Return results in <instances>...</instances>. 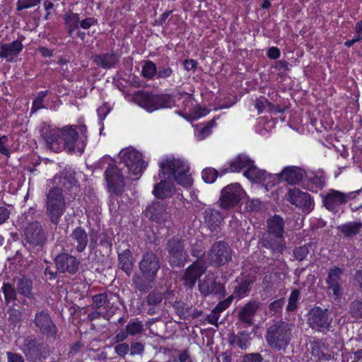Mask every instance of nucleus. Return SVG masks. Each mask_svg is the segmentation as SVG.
Masks as SVG:
<instances>
[{
    "label": "nucleus",
    "mask_w": 362,
    "mask_h": 362,
    "mask_svg": "<svg viewBox=\"0 0 362 362\" xmlns=\"http://www.w3.org/2000/svg\"><path fill=\"white\" fill-rule=\"evenodd\" d=\"M42 135L47 146L54 151H59L62 148L61 129L46 127L42 130Z\"/></svg>",
    "instance_id": "412c9836"
},
{
    "label": "nucleus",
    "mask_w": 362,
    "mask_h": 362,
    "mask_svg": "<svg viewBox=\"0 0 362 362\" xmlns=\"http://www.w3.org/2000/svg\"><path fill=\"white\" fill-rule=\"evenodd\" d=\"M209 258L211 263L223 265L231 259L230 249L225 242L218 241L212 245Z\"/></svg>",
    "instance_id": "f8f14e48"
},
{
    "label": "nucleus",
    "mask_w": 362,
    "mask_h": 362,
    "mask_svg": "<svg viewBox=\"0 0 362 362\" xmlns=\"http://www.w3.org/2000/svg\"><path fill=\"white\" fill-rule=\"evenodd\" d=\"M259 308V303L257 301L248 302L238 313L240 322L247 325L253 324L254 317Z\"/></svg>",
    "instance_id": "393cba45"
},
{
    "label": "nucleus",
    "mask_w": 362,
    "mask_h": 362,
    "mask_svg": "<svg viewBox=\"0 0 362 362\" xmlns=\"http://www.w3.org/2000/svg\"><path fill=\"white\" fill-rule=\"evenodd\" d=\"M218 177V172L212 168H205L202 172V177L206 183H213Z\"/></svg>",
    "instance_id": "09e8293b"
},
{
    "label": "nucleus",
    "mask_w": 362,
    "mask_h": 362,
    "mask_svg": "<svg viewBox=\"0 0 362 362\" xmlns=\"http://www.w3.org/2000/svg\"><path fill=\"white\" fill-rule=\"evenodd\" d=\"M118 257L119 267L127 274H129L133 267L132 252L127 249L123 252L119 253Z\"/></svg>",
    "instance_id": "f704fd0d"
},
{
    "label": "nucleus",
    "mask_w": 362,
    "mask_h": 362,
    "mask_svg": "<svg viewBox=\"0 0 362 362\" xmlns=\"http://www.w3.org/2000/svg\"><path fill=\"white\" fill-rule=\"evenodd\" d=\"M167 250L169 253V262L172 266L183 267L187 261L188 255L184 250L183 243L180 239L168 241Z\"/></svg>",
    "instance_id": "1a4fd4ad"
},
{
    "label": "nucleus",
    "mask_w": 362,
    "mask_h": 362,
    "mask_svg": "<svg viewBox=\"0 0 362 362\" xmlns=\"http://www.w3.org/2000/svg\"><path fill=\"white\" fill-rule=\"evenodd\" d=\"M105 174L108 190L113 194L121 193L124 187V177L120 169L115 165H109Z\"/></svg>",
    "instance_id": "9d476101"
},
{
    "label": "nucleus",
    "mask_w": 362,
    "mask_h": 362,
    "mask_svg": "<svg viewBox=\"0 0 362 362\" xmlns=\"http://www.w3.org/2000/svg\"><path fill=\"white\" fill-rule=\"evenodd\" d=\"M173 185L168 180H162L154 187L153 193L159 199H165L173 195Z\"/></svg>",
    "instance_id": "7c9ffc66"
},
{
    "label": "nucleus",
    "mask_w": 362,
    "mask_h": 362,
    "mask_svg": "<svg viewBox=\"0 0 362 362\" xmlns=\"http://www.w3.org/2000/svg\"><path fill=\"white\" fill-rule=\"evenodd\" d=\"M16 288L21 295L30 298L32 296L33 281L26 276H22L16 283Z\"/></svg>",
    "instance_id": "c9c22d12"
},
{
    "label": "nucleus",
    "mask_w": 362,
    "mask_h": 362,
    "mask_svg": "<svg viewBox=\"0 0 362 362\" xmlns=\"http://www.w3.org/2000/svg\"><path fill=\"white\" fill-rule=\"evenodd\" d=\"M359 191L351 192L347 194L332 189L323 199L325 206L329 211H337L338 208L344 204L351 199L355 197V194H358Z\"/></svg>",
    "instance_id": "9b49d317"
},
{
    "label": "nucleus",
    "mask_w": 362,
    "mask_h": 362,
    "mask_svg": "<svg viewBox=\"0 0 362 362\" xmlns=\"http://www.w3.org/2000/svg\"><path fill=\"white\" fill-rule=\"evenodd\" d=\"M8 320L12 323H18L21 322L22 318V313L20 310L11 308L8 310Z\"/></svg>",
    "instance_id": "5fc2aeb1"
},
{
    "label": "nucleus",
    "mask_w": 362,
    "mask_h": 362,
    "mask_svg": "<svg viewBox=\"0 0 362 362\" xmlns=\"http://www.w3.org/2000/svg\"><path fill=\"white\" fill-rule=\"evenodd\" d=\"M244 175L252 182H261L269 179H276V177L272 176L270 174L267 173L265 170H260L254 165V162L251 160V165L244 172Z\"/></svg>",
    "instance_id": "bb28decb"
},
{
    "label": "nucleus",
    "mask_w": 362,
    "mask_h": 362,
    "mask_svg": "<svg viewBox=\"0 0 362 362\" xmlns=\"http://www.w3.org/2000/svg\"><path fill=\"white\" fill-rule=\"evenodd\" d=\"M135 100L139 106L150 112L174 105V100L169 95H157L142 92L135 96Z\"/></svg>",
    "instance_id": "39448f33"
},
{
    "label": "nucleus",
    "mask_w": 362,
    "mask_h": 362,
    "mask_svg": "<svg viewBox=\"0 0 362 362\" xmlns=\"http://www.w3.org/2000/svg\"><path fill=\"white\" fill-rule=\"evenodd\" d=\"M349 313L355 320L362 318V301L354 300L349 305Z\"/></svg>",
    "instance_id": "c03bdc74"
},
{
    "label": "nucleus",
    "mask_w": 362,
    "mask_h": 362,
    "mask_svg": "<svg viewBox=\"0 0 362 362\" xmlns=\"http://www.w3.org/2000/svg\"><path fill=\"white\" fill-rule=\"evenodd\" d=\"M100 244L103 247L110 249L112 247V237L109 236L106 233H102L99 235Z\"/></svg>",
    "instance_id": "bf43d9fd"
},
{
    "label": "nucleus",
    "mask_w": 362,
    "mask_h": 362,
    "mask_svg": "<svg viewBox=\"0 0 362 362\" xmlns=\"http://www.w3.org/2000/svg\"><path fill=\"white\" fill-rule=\"evenodd\" d=\"M254 279L247 278L242 281L235 288L233 295L235 297L242 298L247 295L250 286L254 282Z\"/></svg>",
    "instance_id": "e433bc0d"
},
{
    "label": "nucleus",
    "mask_w": 362,
    "mask_h": 362,
    "mask_svg": "<svg viewBox=\"0 0 362 362\" xmlns=\"http://www.w3.org/2000/svg\"><path fill=\"white\" fill-rule=\"evenodd\" d=\"M2 291L4 295L5 302L8 304L16 299V292L14 287L10 284H4Z\"/></svg>",
    "instance_id": "37998d69"
},
{
    "label": "nucleus",
    "mask_w": 362,
    "mask_h": 362,
    "mask_svg": "<svg viewBox=\"0 0 362 362\" xmlns=\"http://www.w3.org/2000/svg\"><path fill=\"white\" fill-rule=\"evenodd\" d=\"M141 74L147 79L153 78L157 74L156 64L151 61H146L142 66Z\"/></svg>",
    "instance_id": "a19ab883"
},
{
    "label": "nucleus",
    "mask_w": 362,
    "mask_h": 362,
    "mask_svg": "<svg viewBox=\"0 0 362 362\" xmlns=\"http://www.w3.org/2000/svg\"><path fill=\"white\" fill-rule=\"evenodd\" d=\"M215 125V121H210L204 127H199L197 129L196 136L199 140H203L208 136L211 132V128Z\"/></svg>",
    "instance_id": "a18cd8bd"
},
{
    "label": "nucleus",
    "mask_w": 362,
    "mask_h": 362,
    "mask_svg": "<svg viewBox=\"0 0 362 362\" xmlns=\"http://www.w3.org/2000/svg\"><path fill=\"white\" fill-rule=\"evenodd\" d=\"M261 202L258 199H252L247 200L245 207L248 211H257L261 208Z\"/></svg>",
    "instance_id": "6e6d98bb"
},
{
    "label": "nucleus",
    "mask_w": 362,
    "mask_h": 362,
    "mask_svg": "<svg viewBox=\"0 0 362 362\" xmlns=\"http://www.w3.org/2000/svg\"><path fill=\"white\" fill-rule=\"evenodd\" d=\"M107 299V294L105 293H99L97 295H95L93 297V301L95 304V307L99 308H101L103 305H105Z\"/></svg>",
    "instance_id": "13d9d810"
},
{
    "label": "nucleus",
    "mask_w": 362,
    "mask_h": 362,
    "mask_svg": "<svg viewBox=\"0 0 362 362\" xmlns=\"http://www.w3.org/2000/svg\"><path fill=\"white\" fill-rule=\"evenodd\" d=\"M361 223L356 222H349L342 224L338 227V229L346 237L355 235L359 233Z\"/></svg>",
    "instance_id": "58836bf2"
},
{
    "label": "nucleus",
    "mask_w": 362,
    "mask_h": 362,
    "mask_svg": "<svg viewBox=\"0 0 362 362\" xmlns=\"http://www.w3.org/2000/svg\"><path fill=\"white\" fill-rule=\"evenodd\" d=\"M250 335L247 332L243 331L238 334L237 345L241 349H247L250 344Z\"/></svg>",
    "instance_id": "8fccbe9b"
},
{
    "label": "nucleus",
    "mask_w": 362,
    "mask_h": 362,
    "mask_svg": "<svg viewBox=\"0 0 362 362\" xmlns=\"http://www.w3.org/2000/svg\"><path fill=\"white\" fill-rule=\"evenodd\" d=\"M216 276L212 273H208L204 278L199 281V290L204 296L211 294H222L223 286L221 284L217 283Z\"/></svg>",
    "instance_id": "dca6fc26"
},
{
    "label": "nucleus",
    "mask_w": 362,
    "mask_h": 362,
    "mask_svg": "<svg viewBox=\"0 0 362 362\" xmlns=\"http://www.w3.org/2000/svg\"><path fill=\"white\" fill-rule=\"evenodd\" d=\"M232 297H229L226 300L219 302L214 310L220 314L230 305Z\"/></svg>",
    "instance_id": "338daca9"
},
{
    "label": "nucleus",
    "mask_w": 362,
    "mask_h": 362,
    "mask_svg": "<svg viewBox=\"0 0 362 362\" xmlns=\"http://www.w3.org/2000/svg\"><path fill=\"white\" fill-rule=\"evenodd\" d=\"M284 304V300L283 298H281L271 303L269 308L271 311H274L275 313H279L281 310Z\"/></svg>",
    "instance_id": "e2e57ef3"
},
{
    "label": "nucleus",
    "mask_w": 362,
    "mask_h": 362,
    "mask_svg": "<svg viewBox=\"0 0 362 362\" xmlns=\"http://www.w3.org/2000/svg\"><path fill=\"white\" fill-rule=\"evenodd\" d=\"M204 220L211 230H215L223 220L221 214L214 209H207L204 211Z\"/></svg>",
    "instance_id": "473e14b6"
},
{
    "label": "nucleus",
    "mask_w": 362,
    "mask_h": 362,
    "mask_svg": "<svg viewBox=\"0 0 362 362\" xmlns=\"http://www.w3.org/2000/svg\"><path fill=\"white\" fill-rule=\"evenodd\" d=\"M64 21L68 28V33L71 35L73 32L79 27V15L73 12H67L64 15Z\"/></svg>",
    "instance_id": "4c0bfd02"
},
{
    "label": "nucleus",
    "mask_w": 362,
    "mask_h": 362,
    "mask_svg": "<svg viewBox=\"0 0 362 362\" xmlns=\"http://www.w3.org/2000/svg\"><path fill=\"white\" fill-rule=\"evenodd\" d=\"M71 238L77 252H81L86 249L88 238L87 233L83 228H75L71 234Z\"/></svg>",
    "instance_id": "cd10ccee"
},
{
    "label": "nucleus",
    "mask_w": 362,
    "mask_h": 362,
    "mask_svg": "<svg viewBox=\"0 0 362 362\" xmlns=\"http://www.w3.org/2000/svg\"><path fill=\"white\" fill-rule=\"evenodd\" d=\"M47 214L53 224H58L66 211V202L60 188L54 187L47 194Z\"/></svg>",
    "instance_id": "7ed1b4c3"
},
{
    "label": "nucleus",
    "mask_w": 362,
    "mask_h": 362,
    "mask_svg": "<svg viewBox=\"0 0 362 362\" xmlns=\"http://www.w3.org/2000/svg\"><path fill=\"white\" fill-rule=\"evenodd\" d=\"M300 298V291L298 289H293L288 298V302L286 307L287 311H293L297 308L298 302Z\"/></svg>",
    "instance_id": "de8ad7c7"
},
{
    "label": "nucleus",
    "mask_w": 362,
    "mask_h": 362,
    "mask_svg": "<svg viewBox=\"0 0 362 362\" xmlns=\"http://www.w3.org/2000/svg\"><path fill=\"white\" fill-rule=\"evenodd\" d=\"M23 45L19 40L11 43L3 44L0 47V57L11 62L22 51Z\"/></svg>",
    "instance_id": "b1692460"
},
{
    "label": "nucleus",
    "mask_w": 362,
    "mask_h": 362,
    "mask_svg": "<svg viewBox=\"0 0 362 362\" xmlns=\"http://www.w3.org/2000/svg\"><path fill=\"white\" fill-rule=\"evenodd\" d=\"M144 350V346L141 343L134 342L132 344L130 349L131 355L141 354Z\"/></svg>",
    "instance_id": "774afa93"
},
{
    "label": "nucleus",
    "mask_w": 362,
    "mask_h": 362,
    "mask_svg": "<svg viewBox=\"0 0 362 362\" xmlns=\"http://www.w3.org/2000/svg\"><path fill=\"white\" fill-rule=\"evenodd\" d=\"M87 128L84 124L78 126H66L61 129V139L62 148L73 151L76 148V143L78 139V134H81V146H78L80 153H83L87 139Z\"/></svg>",
    "instance_id": "20e7f679"
},
{
    "label": "nucleus",
    "mask_w": 362,
    "mask_h": 362,
    "mask_svg": "<svg viewBox=\"0 0 362 362\" xmlns=\"http://www.w3.org/2000/svg\"><path fill=\"white\" fill-rule=\"evenodd\" d=\"M120 56L115 52L95 54L93 57L94 63L103 68L111 69L119 61Z\"/></svg>",
    "instance_id": "a878e982"
},
{
    "label": "nucleus",
    "mask_w": 362,
    "mask_h": 362,
    "mask_svg": "<svg viewBox=\"0 0 362 362\" xmlns=\"http://www.w3.org/2000/svg\"><path fill=\"white\" fill-rule=\"evenodd\" d=\"M97 23V19L93 17H88L85 19L79 21V27L82 29L87 30L90 28L92 25H96Z\"/></svg>",
    "instance_id": "4d7b16f0"
},
{
    "label": "nucleus",
    "mask_w": 362,
    "mask_h": 362,
    "mask_svg": "<svg viewBox=\"0 0 362 362\" xmlns=\"http://www.w3.org/2000/svg\"><path fill=\"white\" fill-rule=\"evenodd\" d=\"M342 274L343 269L337 267L330 268L327 272L326 284H327L328 289L332 291L336 300L340 299L342 296Z\"/></svg>",
    "instance_id": "4468645a"
},
{
    "label": "nucleus",
    "mask_w": 362,
    "mask_h": 362,
    "mask_svg": "<svg viewBox=\"0 0 362 362\" xmlns=\"http://www.w3.org/2000/svg\"><path fill=\"white\" fill-rule=\"evenodd\" d=\"M160 177L173 179L184 187H189L193 183V179L189 173V165L187 161L173 155L165 156L158 162Z\"/></svg>",
    "instance_id": "f257e3e1"
},
{
    "label": "nucleus",
    "mask_w": 362,
    "mask_h": 362,
    "mask_svg": "<svg viewBox=\"0 0 362 362\" xmlns=\"http://www.w3.org/2000/svg\"><path fill=\"white\" fill-rule=\"evenodd\" d=\"M173 74V69L169 66H163L159 69L157 71L158 78H167L170 77Z\"/></svg>",
    "instance_id": "680f3d73"
},
{
    "label": "nucleus",
    "mask_w": 362,
    "mask_h": 362,
    "mask_svg": "<svg viewBox=\"0 0 362 362\" xmlns=\"http://www.w3.org/2000/svg\"><path fill=\"white\" fill-rule=\"evenodd\" d=\"M23 350L27 356L33 358H37L41 354V346L35 339L25 340Z\"/></svg>",
    "instance_id": "72a5a7b5"
},
{
    "label": "nucleus",
    "mask_w": 362,
    "mask_h": 362,
    "mask_svg": "<svg viewBox=\"0 0 362 362\" xmlns=\"http://www.w3.org/2000/svg\"><path fill=\"white\" fill-rule=\"evenodd\" d=\"M143 329V324L138 319L131 320L126 326L129 335L132 336L141 333Z\"/></svg>",
    "instance_id": "79ce46f5"
},
{
    "label": "nucleus",
    "mask_w": 362,
    "mask_h": 362,
    "mask_svg": "<svg viewBox=\"0 0 362 362\" xmlns=\"http://www.w3.org/2000/svg\"><path fill=\"white\" fill-rule=\"evenodd\" d=\"M57 269L59 272L73 274H75L79 266L78 260L74 256L63 253L55 259Z\"/></svg>",
    "instance_id": "f3484780"
},
{
    "label": "nucleus",
    "mask_w": 362,
    "mask_h": 362,
    "mask_svg": "<svg viewBox=\"0 0 362 362\" xmlns=\"http://www.w3.org/2000/svg\"><path fill=\"white\" fill-rule=\"evenodd\" d=\"M132 281L136 288L141 291L146 292L152 287L153 279L145 277L144 276L135 275L133 276Z\"/></svg>",
    "instance_id": "ea45409f"
},
{
    "label": "nucleus",
    "mask_w": 362,
    "mask_h": 362,
    "mask_svg": "<svg viewBox=\"0 0 362 362\" xmlns=\"http://www.w3.org/2000/svg\"><path fill=\"white\" fill-rule=\"evenodd\" d=\"M129 351V346L127 343H122L115 347V351L120 356H124Z\"/></svg>",
    "instance_id": "69168bd1"
},
{
    "label": "nucleus",
    "mask_w": 362,
    "mask_h": 362,
    "mask_svg": "<svg viewBox=\"0 0 362 362\" xmlns=\"http://www.w3.org/2000/svg\"><path fill=\"white\" fill-rule=\"evenodd\" d=\"M34 322L43 334L47 337H55L57 329L48 313L45 311L37 313Z\"/></svg>",
    "instance_id": "6ab92c4d"
},
{
    "label": "nucleus",
    "mask_w": 362,
    "mask_h": 362,
    "mask_svg": "<svg viewBox=\"0 0 362 362\" xmlns=\"http://www.w3.org/2000/svg\"><path fill=\"white\" fill-rule=\"evenodd\" d=\"M119 159L127 167L128 174L132 180H138L147 166L140 152L133 148L122 149L119 154Z\"/></svg>",
    "instance_id": "f03ea898"
},
{
    "label": "nucleus",
    "mask_w": 362,
    "mask_h": 362,
    "mask_svg": "<svg viewBox=\"0 0 362 362\" xmlns=\"http://www.w3.org/2000/svg\"><path fill=\"white\" fill-rule=\"evenodd\" d=\"M308 323L313 329L318 332L329 331L332 323V317L328 314L327 309L315 307L308 313Z\"/></svg>",
    "instance_id": "0eeeda50"
},
{
    "label": "nucleus",
    "mask_w": 362,
    "mask_h": 362,
    "mask_svg": "<svg viewBox=\"0 0 362 362\" xmlns=\"http://www.w3.org/2000/svg\"><path fill=\"white\" fill-rule=\"evenodd\" d=\"M244 192L238 183L229 185L221 192L220 205L223 209H229L236 205L242 199Z\"/></svg>",
    "instance_id": "6e6552de"
},
{
    "label": "nucleus",
    "mask_w": 362,
    "mask_h": 362,
    "mask_svg": "<svg viewBox=\"0 0 362 362\" xmlns=\"http://www.w3.org/2000/svg\"><path fill=\"white\" fill-rule=\"evenodd\" d=\"M48 94V91H40L38 93L36 98L33 101V105L30 113L33 114L38 110L43 108V100L45 96Z\"/></svg>",
    "instance_id": "49530a36"
},
{
    "label": "nucleus",
    "mask_w": 362,
    "mask_h": 362,
    "mask_svg": "<svg viewBox=\"0 0 362 362\" xmlns=\"http://www.w3.org/2000/svg\"><path fill=\"white\" fill-rule=\"evenodd\" d=\"M40 0H18L16 4V9L21 11L28 9L38 5Z\"/></svg>",
    "instance_id": "3c124183"
},
{
    "label": "nucleus",
    "mask_w": 362,
    "mask_h": 362,
    "mask_svg": "<svg viewBox=\"0 0 362 362\" xmlns=\"http://www.w3.org/2000/svg\"><path fill=\"white\" fill-rule=\"evenodd\" d=\"M163 300L161 292L153 291L147 297V302L149 305H155L160 303Z\"/></svg>",
    "instance_id": "864d4df0"
},
{
    "label": "nucleus",
    "mask_w": 362,
    "mask_h": 362,
    "mask_svg": "<svg viewBox=\"0 0 362 362\" xmlns=\"http://www.w3.org/2000/svg\"><path fill=\"white\" fill-rule=\"evenodd\" d=\"M8 137L6 136H0V153L6 156H10V151L6 147Z\"/></svg>",
    "instance_id": "0e129e2a"
},
{
    "label": "nucleus",
    "mask_w": 362,
    "mask_h": 362,
    "mask_svg": "<svg viewBox=\"0 0 362 362\" xmlns=\"http://www.w3.org/2000/svg\"><path fill=\"white\" fill-rule=\"evenodd\" d=\"M268 105H269V103L268 100L264 98L257 99L255 101V107L257 110L259 114L263 112L265 107Z\"/></svg>",
    "instance_id": "052dcab7"
},
{
    "label": "nucleus",
    "mask_w": 362,
    "mask_h": 362,
    "mask_svg": "<svg viewBox=\"0 0 362 362\" xmlns=\"http://www.w3.org/2000/svg\"><path fill=\"white\" fill-rule=\"evenodd\" d=\"M206 269L205 263L202 261H196L189 266L185 272L183 279L185 284L192 288L197 279H199Z\"/></svg>",
    "instance_id": "a211bd4d"
},
{
    "label": "nucleus",
    "mask_w": 362,
    "mask_h": 362,
    "mask_svg": "<svg viewBox=\"0 0 362 362\" xmlns=\"http://www.w3.org/2000/svg\"><path fill=\"white\" fill-rule=\"evenodd\" d=\"M262 246L278 256L286 249V242L284 236L264 234L262 238Z\"/></svg>",
    "instance_id": "aec40b11"
},
{
    "label": "nucleus",
    "mask_w": 362,
    "mask_h": 362,
    "mask_svg": "<svg viewBox=\"0 0 362 362\" xmlns=\"http://www.w3.org/2000/svg\"><path fill=\"white\" fill-rule=\"evenodd\" d=\"M284 221L279 216H274L267 220L268 235L284 236Z\"/></svg>",
    "instance_id": "c85d7f7f"
},
{
    "label": "nucleus",
    "mask_w": 362,
    "mask_h": 362,
    "mask_svg": "<svg viewBox=\"0 0 362 362\" xmlns=\"http://www.w3.org/2000/svg\"><path fill=\"white\" fill-rule=\"evenodd\" d=\"M281 180L286 182L289 185L298 183L305 176L303 169L296 166H288L284 168L279 173Z\"/></svg>",
    "instance_id": "5701e85b"
},
{
    "label": "nucleus",
    "mask_w": 362,
    "mask_h": 362,
    "mask_svg": "<svg viewBox=\"0 0 362 362\" xmlns=\"http://www.w3.org/2000/svg\"><path fill=\"white\" fill-rule=\"evenodd\" d=\"M288 201L305 211H310L313 207V201L310 194L298 189H291L288 194Z\"/></svg>",
    "instance_id": "2eb2a0df"
},
{
    "label": "nucleus",
    "mask_w": 362,
    "mask_h": 362,
    "mask_svg": "<svg viewBox=\"0 0 362 362\" xmlns=\"http://www.w3.org/2000/svg\"><path fill=\"white\" fill-rule=\"evenodd\" d=\"M25 235L28 243L33 245H41L45 241V236L39 222L30 223L25 228Z\"/></svg>",
    "instance_id": "4be33fe9"
},
{
    "label": "nucleus",
    "mask_w": 362,
    "mask_h": 362,
    "mask_svg": "<svg viewBox=\"0 0 362 362\" xmlns=\"http://www.w3.org/2000/svg\"><path fill=\"white\" fill-rule=\"evenodd\" d=\"M309 253L308 247L305 245L296 247L293 250V255L298 261L304 260Z\"/></svg>",
    "instance_id": "603ef678"
},
{
    "label": "nucleus",
    "mask_w": 362,
    "mask_h": 362,
    "mask_svg": "<svg viewBox=\"0 0 362 362\" xmlns=\"http://www.w3.org/2000/svg\"><path fill=\"white\" fill-rule=\"evenodd\" d=\"M251 165V159L246 155H239L235 158L230 163L228 169L225 170L226 172L237 173L241 170L248 168Z\"/></svg>",
    "instance_id": "2f4dec72"
},
{
    "label": "nucleus",
    "mask_w": 362,
    "mask_h": 362,
    "mask_svg": "<svg viewBox=\"0 0 362 362\" xmlns=\"http://www.w3.org/2000/svg\"><path fill=\"white\" fill-rule=\"evenodd\" d=\"M139 269L145 277L154 279L160 269L158 258L152 252H145L139 262Z\"/></svg>",
    "instance_id": "ddd939ff"
},
{
    "label": "nucleus",
    "mask_w": 362,
    "mask_h": 362,
    "mask_svg": "<svg viewBox=\"0 0 362 362\" xmlns=\"http://www.w3.org/2000/svg\"><path fill=\"white\" fill-rule=\"evenodd\" d=\"M148 214L152 220L159 223L165 222L169 217L165 206L160 203L150 206L148 209Z\"/></svg>",
    "instance_id": "c756f323"
},
{
    "label": "nucleus",
    "mask_w": 362,
    "mask_h": 362,
    "mask_svg": "<svg viewBox=\"0 0 362 362\" xmlns=\"http://www.w3.org/2000/svg\"><path fill=\"white\" fill-rule=\"evenodd\" d=\"M266 339L269 345L275 349H285L290 341L288 325L278 322L268 328Z\"/></svg>",
    "instance_id": "423d86ee"
}]
</instances>
